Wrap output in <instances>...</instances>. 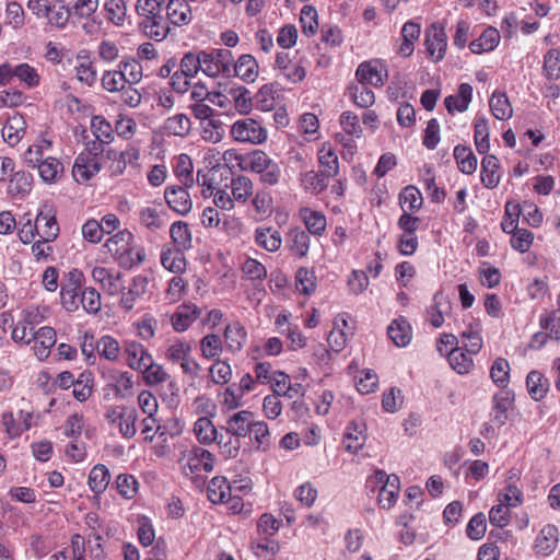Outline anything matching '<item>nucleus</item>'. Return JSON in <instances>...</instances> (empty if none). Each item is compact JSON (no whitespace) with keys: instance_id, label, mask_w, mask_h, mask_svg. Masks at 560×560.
<instances>
[{"instance_id":"f257e3e1","label":"nucleus","mask_w":560,"mask_h":560,"mask_svg":"<svg viewBox=\"0 0 560 560\" xmlns=\"http://www.w3.org/2000/svg\"><path fill=\"white\" fill-rule=\"evenodd\" d=\"M104 246L117 264L125 269H131L145 259L143 246L135 243L133 234L128 230L118 231L106 241Z\"/></svg>"},{"instance_id":"09e8293b","label":"nucleus","mask_w":560,"mask_h":560,"mask_svg":"<svg viewBox=\"0 0 560 560\" xmlns=\"http://www.w3.org/2000/svg\"><path fill=\"white\" fill-rule=\"evenodd\" d=\"M162 128L170 136L185 138L190 132L191 122L187 115L175 114L164 120Z\"/></svg>"},{"instance_id":"1a4fd4ad","label":"nucleus","mask_w":560,"mask_h":560,"mask_svg":"<svg viewBox=\"0 0 560 560\" xmlns=\"http://www.w3.org/2000/svg\"><path fill=\"white\" fill-rule=\"evenodd\" d=\"M83 280V273L73 269L68 272L67 279L61 283L60 299L66 311L75 312L79 310Z\"/></svg>"},{"instance_id":"338daca9","label":"nucleus","mask_w":560,"mask_h":560,"mask_svg":"<svg viewBox=\"0 0 560 560\" xmlns=\"http://www.w3.org/2000/svg\"><path fill=\"white\" fill-rule=\"evenodd\" d=\"M15 78L27 89H35L40 84L38 70L27 62L16 63Z\"/></svg>"},{"instance_id":"5fc2aeb1","label":"nucleus","mask_w":560,"mask_h":560,"mask_svg":"<svg viewBox=\"0 0 560 560\" xmlns=\"http://www.w3.org/2000/svg\"><path fill=\"white\" fill-rule=\"evenodd\" d=\"M35 168H37L40 178L46 184L56 183L63 172L62 163L52 156L36 165Z\"/></svg>"},{"instance_id":"680f3d73","label":"nucleus","mask_w":560,"mask_h":560,"mask_svg":"<svg viewBox=\"0 0 560 560\" xmlns=\"http://www.w3.org/2000/svg\"><path fill=\"white\" fill-rule=\"evenodd\" d=\"M117 68H119L127 84L135 85L142 80V66L133 58L120 60Z\"/></svg>"},{"instance_id":"8fccbe9b","label":"nucleus","mask_w":560,"mask_h":560,"mask_svg":"<svg viewBox=\"0 0 560 560\" xmlns=\"http://www.w3.org/2000/svg\"><path fill=\"white\" fill-rule=\"evenodd\" d=\"M232 488L225 477L215 476L208 485V498L212 503H223L231 499Z\"/></svg>"},{"instance_id":"bb28decb","label":"nucleus","mask_w":560,"mask_h":560,"mask_svg":"<svg viewBox=\"0 0 560 560\" xmlns=\"http://www.w3.org/2000/svg\"><path fill=\"white\" fill-rule=\"evenodd\" d=\"M310 234L299 226L291 228L285 236L288 249L300 258L307 255L310 249Z\"/></svg>"},{"instance_id":"c756f323","label":"nucleus","mask_w":560,"mask_h":560,"mask_svg":"<svg viewBox=\"0 0 560 560\" xmlns=\"http://www.w3.org/2000/svg\"><path fill=\"white\" fill-rule=\"evenodd\" d=\"M329 176L324 172H317L314 170L301 171L299 180L301 187L312 195H318L328 187Z\"/></svg>"},{"instance_id":"13d9d810","label":"nucleus","mask_w":560,"mask_h":560,"mask_svg":"<svg viewBox=\"0 0 560 560\" xmlns=\"http://www.w3.org/2000/svg\"><path fill=\"white\" fill-rule=\"evenodd\" d=\"M510 371V363L504 358H497L490 368V378L501 390H506Z\"/></svg>"},{"instance_id":"20e7f679","label":"nucleus","mask_w":560,"mask_h":560,"mask_svg":"<svg viewBox=\"0 0 560 560\" xmlns=\"http://www.w3.org/2000/svg\"><path fill=\"white\" fill-rule=\"evenodd\" d=\"M230 137L237 143L259 145L267 141L268 130L260 120L243 117L231 125Z\"/></svg>"},{"instance_id":"a211bd4d","label":"nucleus","mask_w":560,"mask_h":560,"mask_svg":"<svg viewBox=\"0 0 560 560\" xmlns=\"http://www.w3.org/2000/svg\"><path fill=\"white\" fill-rule=\"evenodd\" d=\"M148 287V278L141 275L135 276L128 287L126 292H120L121 298L119 301V306L129 312L131 311L137 301L142 298L147 292Z\"/></svg>"},{"instance_id":"b1692460","label":"nucleus","mask_w":560,"mask_h":560,"mask_svg":"<svg viewBox=\"0 0 560 560\" xmlns=\"http://www.w3.org/2000/svg\"><path fill=\"white\" fill-rule=\"evenodd\" d=\"M451 310V303L443 295L438 292L433 296V303L427 308L425 320L434 328H440L445 320V315Z\"/></svg>"},{"instance_id":"2eb2a0df","label":"nucleus","mask_w":560,"mask_h":560,"mask_svg":"<svg viewBox=\"0 0 560 560\" xmlns=\"http://www.w3.org/2000/svg\"><path fill=\"white\" fill-rule=\"evenodd\" d=\"M57 336L54 328L43 326L38 328L32 338L34 355L39 360H46L51 348L56 345Z\"/></svg>"},{"instance_id":"5701e85b","label":"nucleus","mask_w":560,"mask_h":560,"mask_svg":"<svg viewBox=\"0 0 560 560\" xmlns=\"http://www.w3.org/2000/svg\"><path fill=\"white\" fill-rule=\"evenodd\" d=\"M138 215L140 224L152 232L162 229L166 224V213L162 205L142 207Z\"/></svg>"},{"instance_id":"4be33fe9","label":"nucleus","mask_w":560,"mask_h":560,"mask_svg":"<svg viewBox=\"0 0 560 560\" xmlns=\"http://www.w3.org/2000/svg\"><path fill=\"white\" fill-rule=\"evenodd\" d=\"M26 132V120L23 115L14 113L9 116L3 128L2 137L9 145L18 144Z\"/></svg>"},{"instance_id":"f8f14e48","label":"nucleus","mask_w":560,"mask_h":560,"mask_svg":"<svg viewBox=\"0 0 560 560\" xmlns=\"http://www.w3.org/2000/svg\"><path fill=\"white\" fill-rule=\"evenodd\" d=\"M102 168L101 158H93L91 153H80L74 161L72 175L75 182L86 183Z\"/></svg>"},{"instance_id":"7ed1b4c3","label":"nucleus","mask_w":560,"mask_h":560,"mask_svg":"<svg viewBox=\"0 0 560 560\" xmlns=\"http://www.w3.org/2000/svg\"><path fill=\"white\" fill-rule=\"evenodd\" d=\"M191 352L192 346L190 341L175 339L166 347L165 359L173 364H178L183 374L194 380L199 376L201 366L191 355Z\"/></svg>"},{"instance_id":"58836bf2","label":"nucleus","mask_w":560,"mask_h":560,"mask_svg":"<svg viewBox=\"0 0 560 560\" xmlns=\"http://www.w3.org/2000/svg\"><path fill=\"white\" fill-rule=\"evenodd\" d=\"M201 138L210 143H219L225 135L220 114L199 124Z\"/></svg>"},{"instance_id":"774afa93","label":"nucleus","mask_w":560,"mask_h":560,"mask_svg":"<svg viewBox=\"0 0 560 560\" xmlns=\"http://www.w3.org/2000/svg\"><path fill=\"white\" fill-rule=\"evenodd\" d=\"M115 487L118 493L126 500L133 499L139 491V482L130 474H119L115 479Z\"/></svg>"},{"instance_id":"c03bdc74","label":"nucleus","mask_w":560,"mask_h":560,"mask_svg":"<svg viewBox=\"0 0 560 560\" xmlns=\"http://www.w3.org/2000/svg\"><path fill=\"white\" fill-rule=\"evenodd\" d=\"M500 33L494 27L486 28L482 34L469 44L474 54H482L493 50L500 43Z\"/></svg>"},{"instance_id":"79ce46f5","label":"nucleus","mask_w":560,"mask_h":560,"mask_svg":"<svg viewBox=\"0 0 560 560\" xmlns=\"http://www.w3.org/2000/svg\"><path fill=\"white\" fill-rule=\"evenodd\" d=\"M52 148L51 141L47 139H39L24 153V161L27 166L35 168L36 165L48 159Z\"/></svg>"},{"instance_id":"6e6d98bb","label":"nucleus","mask_w":560,"mask_h":560,"mask_svg":"<svg viewBox=\"0 0 560 560\" xmlns=\"http://www.w3.org/2000/svg\"><path fill=\"white\" fill-rule=\"evenodd\" d=\"M454 158L462 173L470 175L476 171L478 161L470 148L460 144L456 145L454 148Z\"/></svg>"},{"instance_id":"4c0bfd02","label":"nucleus","mask_w":560,"mask_h":560,"mask_svg":"<svg viewBox=\"0 0 560 560\" xmlns=\"http://www.w3.org/2000/svg\"><path fill=\"white\" fill-rule=\"evenodd\" d=\"M346 451L357 453L365 443V427L351 422L347 425L342 440Z\"/></svg>"},{"instance_id":"e433bc0d","label":"nucleus","mask_w":560,"mask_h":560,"mask_svg":"<svg viewBox=\"0 0 560 560\" xmlns=\"http://www.w3.org/2000/svg\"><path fill=\"white\" fill-rule=\"evenodd\" d=\"M425 45L429 56L434 61H440L445 56L447 46L446 34L443 28H434L433 33H427Z\"/></svg>"},{"instance_id":"412c9836","label":"nucleus","mask_w":560,"mask_h":560,"mask_svg":"<svg viewBox=\"0 0 560 560\" xmlns=\"http://www.w3.org/2000/svg\"><path fill=\"white\" fill-rule=\"evenodd\" d=\"M229 175H231V170L228 165H217L207 170H199L197 172V182L205 188L203 192L209 191L210 195L213 194L220 187L218 178L229 179Z\"/></svg>"},{"instance_id":"3c124183","label":"nucleus","mask_w":560,"mask_h":560,"mask_svg":"<svg viewBox=\"0 0 560 560\" xmlns=\"http://www.w3.org/2000/svg\"><path fill=\"white\" fill-rule=\"evenodd\" d=\"M161 264L173 273L184 272L186 269L184 252L175 248H163L161 252Z\"/></svg>"},{"instance_id":"f704fd0d","label":"nucleus","mask_w":560,"mask_h":560,"mask_svg":"<svg viewBox=\"0 0 560 560\" xmlns=\"http://www.w3.org/2000/svg\"><path fill=\"white\" fill-rule=\"evenodd\" d=\"M300 219L307 229V233L314 236H320L326 230V217L320 212L311 208H301L299 212Z\"/></svg>"},{"instance_id":"0e129e2a","label":"nucleus","mask_w":560,"mask_h":560,"mask_svg":"<svg viewBox=\"0 0 560 560\" xmlns=\"http://www.w3.org/2000/svg\"><path fill=\"white\" fill-rule=\"evenodd\" d=\"M463 347L470 354H477L482 348L483 341L479 324L468 326L462 332Z\"/></svg>"},{"instance_id":"f03ea898","label":"nucleus","mask_w":560,"mask_h":560,"mask_svg":"<svg viewBox=\"0 0 560 560\" xmlns=\"http://www.w3.org/2000/svg\"><path fill=\"white\" fill-rule=\"evenodd\" d=\"M245 168L257 174L264 185L276 186L281 182L280 164L262 150L249 152L245 159Z\"/></svg>"},{"instance_id":"aec40b11","label":"nucleus","mask_w":560,"mask_h":560,"mask_svg":"<svg viewBox=\"0 0 560 560\" xmlns=\"http://www.w3.org/2000/svg\"><path fill=\"white\" fill-rule=\"evenodd\" d=\"M513 394L510 390H500L492 397V410L490 419L497 427H502L508 420V411L513 402Z\"/></svg>"},{"instance_id":"a878e982","label":"nucleus","mask_w":560,"mask_h":560,"mask_svg":"<svg viewBox=\"0 0 560 560\" xmlns=\"http://www.w3.org/2000/svg\"><path fill=\"white\" fill-rule=\"evenodd\" d=\"M170 22L167 18H164L161 13L155 16H149V19L142 20L140 26L144 34L155 42H162L165 39L171 31Z\"/></svg>"},{"instance_id":"e2e57ef3","label":"nucleus","mask_w":560,"mask_h":560,"mask_svg":"<svg viewBox=\"0 0 560 560\" xmlns=\"http://www.w3.org/2000/svg\"><path fill=\"white\" fill-rule=\"evenodd\" d=\"M348 94L352 102L361 107L368 108L375 102L374 93L365 84H351L348 86Z\"/></svg>"},{"instance_id":"423d86ee","label":"nucleus","mask_w":560,"mask_h":560,"mask_svg":"<svg viewBox=\"0 0 560 560\" xmlns=\"http://www.w3.org/2000/svg\"><path fill=\"white\" fill-rule=\"evenodd\" d=\"M368 487L378 490V504L382 509H390L397 501L400 481L398 476L375 470L368 479Z\"/></svg>"},{"instance_id":"473e14b6","label":"nucleus","mask_w":560,"mask_h":560,"mask_svg":"<svg viewBox=\"0 0 560 560\" xmlns=\"http://www.w3.org/2000/svg\"><path fill=\"white\" fill-rule=\"evenodd\" d=\"M199 311L194 304H182L171 317V324L177 332L187 330L190 325L198 318Z\"/></svg>"},{"instance_id":"6e6552de","label":"nucleus","mask_w":560,"mask_h":560,"mask_svg":"<svg viewBox=\"0 0 560 560\" xmlns=\"http://www.w3.org/2000/svg\"><path fill=\"white\" fill-rule=\"evenodd\" d=\"M179 464L186 477H194L200 471L211 472L214 468V458L208 450L192 446L182 453Z\"/></svg>"},{"instance_id":"69168bd1","label":"nucleus","mask_w":560,"mask_h":560,"mask_svg":"<svg viewBox=\"0 0 560 560\" xmlns=\"http://www.w3.org/2000/svg\"><path fill=\"white\" fill-rule=\"evenodd\" d=\"M399 203L402 211L416 212L422 207L423 199L417 187L407 186L399 195Z\"/></svg>"},{"instance_id":"0eeeda50","label":"nucleus","mask_w":560,"mask_h":560,"mask_svg":"<svg viewBox=\"0 0 560 560\" xmlns=\"http://www.w3.org/2000/svg\"><path fill=\"white\" fill-rule=\"evenodd\" d=\"M201 71L210 78L222 77L231 78L230 66L233 61V54L225 48H213L210 50H201Z\"/></svg>"},{"instance_id":"7c9ffc66","label":"nucleus","mask_w":560,"mask_h":560,"mask_svg":"<svg viewBox=\"0 0 560 560\" xmlns=\"http://www.w3.org/2000/svg\"><path fill=\"white\" fill-rule=\"evenodd\" d=\"M254 241L257 246L267 252H277L282 244V237L278 230L271 226H258L254 232Z\"/></svg>"},{"instance_id":"ddd939ff","label":"nucleus","mask_w":560,"mask_h":560,"mask_svg":"<svg viewBox=\"0 0 560 560\" xmlns=\"http://www.w3.org/2000/svg\"><path fill=\"white\" fill-rule=\"evenodd\" d=\"M231 78L236 77L246 83L256 81L259 74V66L256 58L249 54L241 55L237 60L232 61L230 66Z\"/></svg>"},{"instance_id":"c85d7f7f","label":"nucleus","mask_w":560,"mask_h":560,"mask_svg":"<svg viewBox=\"0 0 560 560\" xmlns=\"http://www.w3.org/2000/svg\"><path fill=\"white\" fill-rule=\"evenodd\" d=\"M472 100V86L468 83H462L456 94L448 95L444 100L445 107L450 114L455 112L464 113L467 110Z\"/></svg>"},{"instance_id":"9b49d317","label":"nucleus","mask_w":560,"mask_h":560,"mask_svg":"<svg viewBox=\"0 0 560 560\" xmlns=\"http://www.w3.org/2000/svg\"><path fill=\"white\" fill-rule=\"evenodd\" d=\"M355 77L360 84L380 88L385 83L388 74L385 65L377 60H371L359 65Z\"/></svg>"},{"instance_id":"603ef678","label":"nucleus","mask_w":560,"mask_h":560,"mask_svg":"<svg viewBox=\"0 0 560 560\" xmlns=\"http://www.w3.org/2000/svg\"><path fill=\"white\" fill-rule=\"evenodd\" d=\"M170 235L175 249L187 250L191 247L192 237L189 226L184 221L174 222L170 228Z\"/></svg>"},{"instance_id":"864d4df0","label":"nucleus","mask_w":560,"mask_h":560,"mask_svg":"<svg viewBox=\"0 0 560 560\" xmlns=\"http://www.w3.org/2000/svg\"><path fill=\"white\" fill-rule=\"evenodd\" d=\"M229 96L240 115H247L252 112L254 104L248 89L242 85L231 88Z\"/></svg>"},{"instance_id":"39448f33","label":"nucleus","mask_w":560,"mask_h":560,"mask_svg":"<svg viewBox=\"0 0 560 560\" xmlns=\"http://www.w3.org/2000/svg\"><path fill=\"white\" fill-rule=\"evenodd\" d=\"M104 418L110 427L117 429L122 439L130 440L136 435L138 411L135 407L125 405L109 406L104 413Z\"/></svg>"},{"instance_id":"de8ad7c7","label":"nucleus","mask_w":560,"mask_h":560,"mask_svg":"<svg viewBox=\"0 0 560 560\" xmlns=\"http://www.w3.org/2000/svg\"><path fill=\"white\" fill-rule=\"evenodd\" d=\"M492 115L499 120H508L513 115V107L509 97L502 91H494L489 100Z\"/></svg>"},{"instance_id":"72a5a7b5","label":"nucleus","mask_w":560,"mask_h":560,"mask_svg":"<svg viewBox=\"0 0 560 560\" xmlns=\"http://www.w3.org/2000/svg\"><path fill=\"white\" fill-rule=\"evenodd\" d=\"M71 16V9L65 0H52L49 4L46 19L48 24L58 28H66Z\"/></svg>"},{"instance_id":"a19ab883","label":"nucleus","mask_w":560,"mask_h":560,"mask_svg":"<svg viewBox=\"0 0 560 560\" xmlns=\"http://www.w3.org/2000/svg\"><path fill=\"white\" fill-rule=\"evenodd\" d=\"M246 339L247 332L238 322L226 325L224 329V341L229 351L233 353L240 351L246 342Z\"/></svg>"},{"instance_id":"bf43d9fd","label":"nucleus","mask_w":560,"mask_h":560,"mask_svg":"<svg viewBox=\"0 0 560 560\" xmlns=\"http://www.w3.org/2000/svg\"><path fill=\"white\" fill-rule=\"evenodd\" d=\"M194 432L197 440L202 444H211L218 440V432L207 416H201L194 424Z\"/></svg>"},{"instance_id":"c9c22d12","label":"nucleus","mask_w":560,"mask_h":560,"mask_svg":"<svg viewBox=\"0 0 560 560\" xmlns=\"http://www.w3.org/2000/svg\"><path fill=\"white\" fill-rule=\"evenodd\" d=\"M387 335L397 347H406L411 341V326L406 318L399 317L389 324Z\"/></svg>"},{"instance_id":"6ab92c4d","label":"nucleus","mask_w":560,"mask_h":560,"mask_svg":"<svg viewBox=\"0 0 560 560\" xmlns=\"http://www.w3.org/2000/svg\"><path fill=\"white\" fill-rule=\"evenodd\" d=\"M37 236L45 241H55L59 235V225L51 209L40 210L35 219Z\"/></svg>"},{"instance_id":"dca6fc26","label":"nucleus","mask_w":560,"mask_h":560,"mask_svg":"<svg viewBox=\"0 0 560 560\" xmlns=\"http://www.w3.org/2000/svg\"><path fill=\"white\" fill-rule=\"evenodd\" d=\"M558 542H559L558 528L552 524H547L540 529V532L538 533V535L535 539V544H534L535 552L538 556L547 557L556 550Z\"/></svg>"},{"instance_id":"f3484780","label":"nucleus","mask_w":560,"mask_h":560,"mask_svg":"<svg viewBox=\"0 0 560 560\" xmlns=\"http://www.w3.org/2000/svg\"><path fill=\"white\" fill-rule=\"evenodd\" d=\"M167 21L174 26L188 25L192 20L189 2L186 0H165Z\"/></svg>"},{"instance_id":"052dcab7","label":"nucleus","mask_w":560,"mask_h":560,"mask_svg":"<svg viewBox=\"0 0 560 560\" xmlns=\"http://www.w3.org/2000/svg\"><path fill=\"white\" fill-rule=\"evenodd\" d=\"M490 128L489 121L485 117H477L475 120V145L480 154H486L490 149L489 142Z\"/></svg>"},{"instance_id":"a18cd8bd","label":"nucleus","mask_w":560,"mask_h":560,"mask_svg":"<svg viewBox=\"0 0 560 560\" xmlns=\"http://www.w3.org/2000/svg\"><path fill=\"white\" fill-rule=\"evenodd\" d=\"M472 355L464 348H453L447 353L450 366L460 375L467 374L474 368Z\"/></svg>"},{"instance_id":"49530a36","label":"nucleus","mask_w":560,"mask_h":560,"mask_svg":"<svg viewBox=\"0 0 560 560\" xmlns=\"http://www.w3.org/2000/svg\"><path fill=\"white\" fill-rule=\"evenodd\" d=\"M526 387L534 400H541L549 390L548 378L539 371H530L526 376Z\"/></svg>"},{"instance_id":"4468645a","label":"nucleus","mask_w":560,"mask_h":560,"mask_svg":"<svg viewBox=\"0 0 560 560\" xmlns=\"http://www.w3.org/2000/svg\"><path fill=\"white\" fill-rule=\"evenodd\" d=\"M164 198L168 207L179 215H186L191 211L192 200L186 186L166 187Z\"/></svg>"},{"instance_id":"2f4dec72","label":"nucleus","mask_w":560,"mask_h":560,"mask_svg":"<svg viewBox=\"0 0 560 560\" xmlns=\"http://www.w3.org/2000/svg\"><path fill=\"white\" fill-rule=\"evenodd\" d=\"M481 183L488 189L495 188L501 180L500 162L497 156L488 154L481 161Z\"/></svg>"},{"instance_id":"4d7b16f0","label":"nucleus","mask_w":560,"mask_h":560,"mask_svg":"<svg viewBox=\"0 0 560 560\" xmlns=\"http://www.w3.org/2000/svg\"><path fill=\"white\" fill-rule=\"evenodd\" d=\"M420 180L432 201L440 202L444 199L445 192L435 183V174L432 166L424 165L420 171Z\"/></svg>"},{"instance_id":"393cba45","label":"nucleus","mask_w":560,"mask_h":560,"mask_svg":"<svg viewBox=\"0 0 560 560\" xmlns=\"http://www.w3.org/2000/svg\"><path fill=\"white\" fill-rule=\"evenodd\" d=\"M254 420V415L249 410L235 412L226 420V433L235 438H245L250 431Z\"/></svg>"},{"instance_id":"cd10ccee","label":"nucleus","mask_w":560,"mask_h":560,"mask_svg":"<svg viewBox=\"0 0 560 560\" xmlns=\"http://www.w3.org/2000/svg\"><path fill=\"white\" fill-rule=\"evenodd\" d=\"M124 353L127 365L138 372L152 358L147 348L137 341H127L124 347Z\"/></svg>"},{"instance_id":"9d476101","label":"nucleus","mask_w":560,"mask_h":560,"mask_svg":"<svg viewBox=\"0 0 560 560\" xmlns=\"http://www.w3.org/2000/svg\"><path fill=\"white\" fill-rule=\"evenodd\" d=\"M94 282L108 295H118L125 290V280L121 272L103 266H95L91 272Z\"/></svg>"},{"instance_id":"ea45409f","label":"nucleus","mask_w":560,"mask_h":560,"mask_svg":"<svg viewBox=\"0 0 560 560\" xmlns=\"http://www.w3.org/2000/svg\"><path fill=\"white\" fill-rule=\"evenodd\" d=\"M318 163L323 171L329 177H335L339 173V161L336 150L328 142L320 145L317 152Z\"/></svg>"},{"instance_id":"37998d69","label":"nucleus","mask_w":560,"mask_h":560,"mask_svg":"<svg viewBox=\"0 0 560 560\" xmlns=\"http://www.w3.org/2000/svg\"><path fill=\"white\" fill-rule=\"evenodd\" d=\"M110 481L109 469L103 465L97 464L92 467L88 478V486L90 490L100 495L105 492Z\"/></svg>"}]
</instances>
